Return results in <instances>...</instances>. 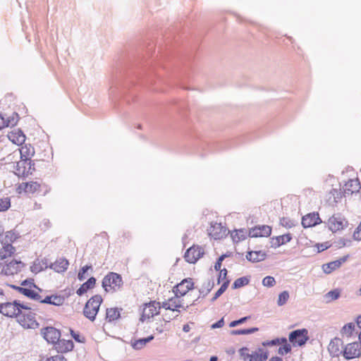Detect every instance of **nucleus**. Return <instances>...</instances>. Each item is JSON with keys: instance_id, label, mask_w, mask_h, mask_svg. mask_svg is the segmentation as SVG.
Masks as SVG:
<instances>
[{"instance_id": "1", "label": "nucleus", "mask_w": 361, "mask_h": 361, "mask_svg": "<svg viewBox=\"0 0 361 361\" xmlns=\"http://www.w3.org/2000/svg\"><path fill=\"white\" fill-rule=\"evenodd\" d=\"M102 301L101 295H95L92 296L87 300L84 307V316L92 322L94 321Z\"/></svg>"}, {"instance_id": "2", "label": "nucleus", "mask_w": 361, "mask_h": 361, "mask_svg": "<svg viewBox=\"0 0 361 361\" xmlns=\"http://www.w3.org/2000/svg\"><path fill=\"white\" fill-rule=\"evenodd\" d=\"M239 354L243 361H267L268 359V352L264 348H258L250 353L249 349L244 347L239 350Z\"/></svg>"}, {"instance_id": "3", "label": "nucleus", "mask_w": 361, "mask_h": 361, "mask_svg": "<svg viewBox=\"0 0 361 361\" xmlns=\"http://www.w3.org/2000/svg\"><path fill=\"white\" fill-rule=\"evenodd\" d=\"M122 284L123 281L121 275L114 272H110L102 280V287L106 292L111 290L116 291L120 288Z\"/></svg>"}, {"instance_id": "4", "label": "nucleus", "mask_w": 361, "mask_h": 361, "mask_svg": "<svg viewBox=\"0 0 361 361\" xmlns=\"http://www.w3.org/2000/svg\"><path fill=\"white\" fill-rule=\"evenodd\" d=\"M288 339L293 347L304 345L309 340L306 329H296L289 334Z\"/></svg>"}, {"instance_id": "5", "label": "nucleus", "mask_w": 361, "mask_h": 361, "mask_svg": "<svg viewBox=\"0 0 361 361\" xmlns=\"http://www.w3.org/2000/svg\"><path fill=\"white\" fill-rule=\"evenodd\" d=\"M17 238V235L13 231H7L4 240L2 241L3 248L0 250V259H5L8 256H11L15 251L12 246L13 243Z\"/></svg>"}, {"instance_id": "6", "label": "nucleus", "mask_w": 361, "mask_h": 361, "mask_svg": "<svg viewBox=\"0 0 361 361\" xmlns=\"http://www.w3.org/2000/svg\"><path fill=\"white\" fill-rule=\"evenodd\" d=\"M18 305H20V301L14 300L13 302H3L0 301V313L8 317H18L19 313Z\"/></svg>"}, {"instance_id": "7", "label": "nucleus", "mask_w": 361, "mask_h": 361, "mask_svg": "<svg viewBox=\"0 0 361 361\" xmlns=\"http://www.w3.org/2000/svg\"><path fill=\"white\" fill-rule=\"evenodd\" d=\"M17 319L18 322L25 328H34L37 324L35 320V313L32 310L20 312Z\"/></svg>"}, {"instance_id": "8", "label": "nucleus", "mask_w": 361, "mask_h": 361, "mask_svg": "<svg viewBox=\"0 0 361 361\" xmlns=\"http://www.w3.org/2000/svg\"><path fill=\"white\" fill-rule=\"evenodd\" d=\"M204 248L199 245H193L188 248L184 255L186 262L194 264L204 255Z\"/></svg>"}, {"instance_id": "9", "label": "nucleus", "mask_w": 361, "mask_h": 361, "mask_svg": "<svg viewBox=\"0 0 361 361\" xmlns=\"http://www.w3.org/2000/svg\"><path fill=\"white\" fill-rule=\"evenodd\" d=\"M360 343L353 342L348 343L344 349H343V355L347 360H350L360 356L361 352L360 349Z\"/></svg>"}, {"instance_id": "10", "label": "nucleus", "mask_w": 361, "mask_h": 361, "mask_svg": "<svg viewBox=\"0 0 361 361\" xmlns=\"http://www.w3.org/2000/svg\"><path fill=\"white\" fill-rule=\"evenodd\" d=\"M42 334L44 339L51 343H56L59 341L61 336L60 331L54 327L47 326L43 328L42 330Z\"/></svg>"}, {"instance_id": "11", "label": "nucleus", "mask_w": 361, "mask_h": 361, "mask_svg": "<svg viewBox=\"0 0 361 361\" xmlns=\"http://www.w3.org/2000/svg\"><path fill=\"white\" fill-rule=\"evenodd\" d=\"M31 160L21 159L14 166L15 173L18 176H27L32 169Z\"/></svg>"}, {"instance_id": "12", "label": "nucleus", "mask_w": 361, "mask_h": 361, "mask_svg": "<svg viewBox=\"0 0 361 361\" xmlns=\"http://www.w3.org/2000/svg\"><path fill=\"white\" fill-rule=\"evenodd\" d=\"M346 224L345 219L340 214L333 215L329 219V227L333 232L343 229Z\"/></svg>"}, {"instance_id": "13", "label": "nucleus", "mask_w": 361, "mask_h": 361, "mask_svg": "<svg viewBox=\"0 0 361 361\" xmlns=\"http://www.w3.org/2000/svg\"><path fill=\"white\" fill-rule=\"evenodd\" d=\"M193 283L191 279H185L178 283L173 290L176 296H183L192 288Z\"/></svg>"}, {"instance_id": "14", "label": "nucleus", "mask_w": 361, "mask_h": 361, "mask_svg": "<svg viewBox=\"0 0 361 361\" xmlns=\"http://www.w3.org/2000/svg\"><path fill=\"white\" fill-rule=\"evenodd\" d=\"M271 233V228L267 225L257 226L249 231V236L251 238L268 237Z\"/></svg>"}, {"instance_id": "15", "label": "nucleus", "mask_w": 361, "mask_h": 361, "mask_svg": "<svg viewBox=\"0 0 361 361\" xmlns=\"http://www.w3.org/2000/svg\"><path fill=\"white\" fill-rule=\"evenodd\" d=\"M208 232L209 235L213 237L214 239H221L226 235L227 229L221 224L214 223L211 224Z\"/></svg>"}, {"instance_id": "16", "label": "nucleus", "mask_w": 361, "mask_h": 361, "mask_svg": "<svg viewBox=\"0 0 361 361\" xmlns=\"http://www.w3.org/2000/svg\"><path fill=\"white\" fill-rule=\"evenodd\" d=\"M343 341L341 338H335L331 340L328 350L331 356L338 357L343 353Z\"/></svg>"}, {"instance_id": "17", "label": "nucleus", "mask_w": 361, "mask_h": 361, "mask_svg": "<svg viewBox=\"0 0 361 361\" xmlns=\"http://www.w3.org/2000/svg\"><path fill=\"white\" fill-rule=\"evenodd\" d=\"M322 222L318 213H310L302 219V225L304 228L314 226Z\"/></svg>"}, {"instance_id": "18", "label": "nucleus", "mask_w": 361, "mask_h": 361, "mask_svg": "<svg viewBox=\"0 0 361 361\" xmlns=\"http://www.w3.org/2000/svg\"><path fill=\"white\" fill-rule=\"evenodd\" d=\"M348 258V255L344 256L337 260L330 262L322 265V270L325 274H329L333 271L338 269L342 264L345 262Z\"/></svg>"}, {"instance_id": "19", "label": "nucleus", "mask_w": 361, "mask_h": 361, "mask_svg": "<svg viewBox=\"0 0 361 361\" xmlns=\"http://www.w3.org/2000/svg\"><path fill=\"white\" fill-rule=\"evenodd\" d=\"M23 267V262L14 259L3 267L2 272L6 275H13L19 271Z\"/></svg>"}, {"instance_id": "20", "label": "nucleus", "mask_w": 361, "mask_h": 361, "mask_svg": "<svg viewBox=\"0 0 361 361\" xmlns=\"http://www.w3.org/2000/svg\"><path fill=\"white\" fill-rule=\"evenodd\" d=\"M7 136L10 141L17 145H21L25 141V135L20 129H15L9 132Z\"/></svg>"}, {"instance_id": "21", "label": "nucleus", "mask_w": 361, "mask_h": 361, "mask_svg": "<svg viewBox=\"0 0 361 361\" xmlns=\"http://www.w3.org/2000/svg\"><path fill=\"white\" fill-rule=\"evenodd\" d=\"M74 344L71 340L59 339L55 343V348L59 353H64L73 350Z\"/></svg>"}, {"instance_id": "22", "label": "nucleus", "mask_w": 361, "mask_h": 361, "mask_svg": "<svg viewBox=\"0 0 361 361\" xmlns=\"http://www.w3.org/2000/svg\"><path fill=\"white\" fill-rule=\"evenodd\" d=\"M360 189V184L359 180L350 179L343 186L345 194L352 195L354 192H358Z\"/></svg>"}, {"instance_id": "23", "label": "nucleus", "mask_w": 361, "mask_h": 361, "mask_svg": "<svg viewBox=\"0 0 361 361\" xmlns=\"http://www.w3.org/2000/svg\"><path fill=\"white\" fill-rule=\"evenodd\" d=\"M69 265L68 261L65 258H60L54 263H51L49 267L58 273L64 272Z\"/></svg>"}, {"instance_id": "24", "label": "nucleus", "mask_w": 361, "mask_h": 361, "mask_svg": "<svg viewBox=\"0 0 361 361\" xmlns=\"http://www.w3.org/2000/svg\"><path fill=\"white\" fill-rule=\"evenodd\" d=\"M158 313L159 310L157 309V307L155 305L154 302L149 303L143 309L141 320L144 321L146 319L153 317Z\"/></svg>"}, {"instance_id": "25", "label": "nucleus", "mask_w": 361, "mask_h": 361, "mask_svg": "<svg viewBox=\"0 0 361 361\" xmlns=\"http://www.w3.org/2000/svg\"><path fill=\"white\" fill-rule=\"evenodd\" d=\"M267 254L262 251H250L246 255V259L249 261L257 262L265 259Z\"/></svg>"}, {"instance_id": "26", "label": "nucleus", "mask_w": 361, "mask_h": 361, "mask_svg": "<svg viewBox=\"0 0 361 361\" xmlns=\"http://www.w3.org/2000/svg\"><path fill=\"white\" fill-rule=\"evenodd\" d=\"M292 236L290 233L272 238L271 240V247H278L281 245L288 243L291 240Z\"/></svg>"}, {"instance_id": "27", "label": "nucleus", "mask_w": 361, "mask_h": 361, "mask_svg": "<svg viewBox=\"0 0 361 361\" xmlns=\"http://www.w3.org/2000/svg\"><path fill=\"white\" fill-rule=\"evenodd\" d=\"M64 302V298L61 295H47L42 300V303L60 306Z\"/></svg>"}, {"instance_id": "28", "label": "nucleus", "mask_w": 361, "mask_h": 361, "mask_svg": "<svg viewBox=\"0 0 361 361\" xmlns=\"http://www.w3.org/2000/svg\"><path fill=\"white\" fill-rule=\"evenodd\" d=\"M96 283V279L94 277H90L86 282L81 285V286L77 290L76 293L81 296L90 289L94 288Z\"/></svg>"}, {"instance_id": "29", "label": "nucleus", "mask_w": 361, "mask_h": 361, "mask_svg": "<svg viewBox=\"0 0 361 361\" xmlns=\"http://www.w3.org/2000/svg\"><path fill=\"white\" fill-rule=\"evenodd\" d=\"M48 264L46 259H42L41 261L37 259L34 262L33 264L30 267V270L35 274H37L42 271L43 269L47 268Z\"/></svg>"}, {"instance_id": "30", "label": "nucleus", "mask_w": 361, "mask_h": 361, "mask_svg": "<svg viewBox=\"0 0 361 361\" xmlns=\"http://www.w3.org/2000/svg\"><path fill=\"white\" fill-rule=\"evenodd\" d=\"M154 339V336L151 335L147 338H142L131 342V345L135 350H140L145 345Z\"/></svg>"}, {"instance_id": "31", "label": "nucleus", "mask_w": 361, "mask_h": 361, "mask_svg": "<svg viewBox=\"0 0 361 361\" xmlns=\"http://www.w3.org/2000/svg\"><path fill=\"white\" fill-rule=\"evenodd\" d=\"M120 317V312L118 308L106 309V319L109 322L114 321Z\"/></svg>"}, {"instance_id": "32", "label": "nucleus", "mask_w": 361, "mask_h": 361, "mask_svg": "<svg viewBox=\"0 0 361 361\" xmlns=\"http://www.w3.org/2000/svg\"><path fill=\"white\" fill-rule=\"evenodd\" d=\"M170 302L171 305V312H179L180 311L178 310V308L183 307L180 300H179V296H176L168 300Z\"/></svg>"}, {"instance_id": "33", "label": "nucleus", "mask_w": 361, "mask_h": 361, "mask_svg": "<svg viewBox=\"0 0 361 361\" xmlns=\"http://www.w3.org/2000/svg\"><path fill=\"white\" fill-rule=\"evenodd\" d=\"M5 116V122L7 127H13L16 126L18 121V114L16 112H13L11 114V115L7 116V115L4 114Z\"/></svg>"}, {"instance_id": "34", "label": "nucleus", "mask_w": 361, "mask_h": 361, "mask_svg": "<svg viewBox=\"0 0 361 361\" xmlns=\"http://www.w3.org/2000/svg\"><path fill=\"white\" fill-rule=\"evenodd\" d=\"M20 154L21 159H23L30 160V157L33 156L34 150H33V149H32V150H31V148L30 147L25 145V146H23L20 149Z\"/></svg>"}, {"instance_id": "35", "label": "nucleus", "mask_w": 361, "mask_h": 361, "mask_svg": "<svg viewBox=\"0 0 361 361\" xmlns=\"http://www.w3.org/2000/svg\"><path fill=\"white\" fill-rule=\"evenodd\" d=\"M341 295V291L338 289H334L330 290L327 293L324 295V298L326 300V302H329L332 300H335L339 298Z\"/></svg>"}, {"instance_id": "36", "label": "nucleus", "mask_w": 361, "mask_h": 361, "mask_svg": "<svg viewBox=\"0 0 361 361\" xmlns=\"http://www.w3.org/2000/svg\"><path fill=\"white\" fill-rule=\"evenodd\" d=\"M355 326L354 323H348L343 326L341 331V334L343 336L350 337L353 334Z\"/></svg>"}, {"instance_id": "37", "label": "nucleus", "mask_w": 361, "mask_h": 361, "mask_svg": "<svg viewBox=\"0 0 361 361\" xmlns=\"http://www.w3.org/2000/svg\"><path fill=\"white\" fill-rule=\"evenodd\" d=\"M249 279L246 276L240 277L237 279L233 283L232 288L233 289L240 288L249 283Z\"/></svg>"}, {"instance_id": "38", "label": "nucleus", "mask_w": 361, "mask_h": 361, "mask_svg": "<svg viewBox=\"0 0 361 361\" xmlns=\"http://www.w3.org/2000/svg\"><path fill=\"white\" fill-rule=\"evenodd\" d=\"M230 283L229 280H226L223 283L220 288L215 293L214 297L212 298L211 301H215L219 297H220L227 289L228 284Z\"/></svg>"}, {"instance_id": "39", "label": "nucleus", "mask_w": 361, "mask_h": 361, "mask_svg": "<svg viewBox=\"0 0 361 361\" xmlns=\"http://www.w3.org/2000/svg\"><path fill=\"white\" fill-rule=\"evenodd\" d=\"M258 328L253 327L250 329H238V330H233L231 331L232 335H245V334H253L255 332H257L258 331Z\"/></svg>"}, {"instance_id": "40", "label": "nucleus", "mask_w": 361, "mask_h": 361, "mask_svg": "<svg viewBox=\"0 0 361 361\" xmlns=\"http://www.w3.org/2000/svg\"><path fill=\"white\" fill-rule=\"evenodd\" d=\"M286 338L282 337V338H276L271 341H264L262 343V345L264 346H274V345H279L281 343H286Z\"/></svg>"}, {"instance_id": "41", "label": "nucleus", "mask_w": 361, "mask_h": 361, "mask_svg": "<svg viewBox=\"0 0 361 361\" xmlns=\"http://www.w3.org/2000/svg\"><path fill=\"white\" fill-rule=\"evenodd\" d=\"M289 297H290L289 293L288 291L284 290V291L281 292L279 295V298L277 300V305L279 306L284 305L287 302Z\"/></svg>"}, {"instance_id": "42", "label": "nucleus", "mask_w": 361, "mask_h": 361, "mask_svg": "<svg viewBox=\"0 0 361 361\" xmlns=\"http://www.w3.org/2000/svg\"><path fill=\"white\" fill-rule=\"evenodd\" d=\"M280 345H281L278 350L279 354L283 355L286 354H288L291 350V345L288 343V341L286 340V343H281Z\"/></svg>"}, {"instance_id": "43", "label": "nucleus", "mask_w": 361, "mask_h": 361, "mask_svg": "<svg viewBox=\"0 0 361 361\" xmlns=\"http://www.w3.org/2000/svg\"><path fill=\"white\" fill-rule=\"evenodd\" d=\"M235 234H231V236L234 241H240L245 238L247 232L245 230L240 229L235 231Z\"/></svg>"}, {"instance_id": "44", "label": "nucleus", "mask_w": 361, "mask_h": 361, "mask_svg": "<svg viewBox=\"0 0 361 361\" xmlns=\"http://www.w3.org/2000/svg\"><path fill=\"white\" fill-rule=\"evenodd\" d=\"M262 283L266 287H273L276 284V280L273 276H267L262 279Z\"/></svg>"}, {"instance_id": "45", "label": "nucleus", "mask_w": 361, "mask_h": 361, "mask_svg": "<svg viewBox=\"0 0 361 361\" xmlns=\"http://www.w3.org/2000/svg\"><path fill=\"white\" fill-rule=\"evenodd\" d=\"M39 188V185L36 182H31L25 183V190L26 192H34Z\"/></svg>"}, {"instance_id": "46", "label": "nucleus", "mask_w": 361, "mask_h": 361, "mask_svg": "<svg viewBox=\"0 0 361 361\" xmlns=\"http://www.w3.org/2000/svg\"><path fill=\"white\" fill-rule=\"evenodd\" d=\"M10 206L11 202L8 197L0 199V212L7 210Z\"/></svg>"}, {"instance_id": "47", "label": "nucleus", "mask_w": 361, "mask_h": 361, "mask_svg": "<svg viewBox=\"0 0 361 361\" xmlns=\"http://www.w3.org/2000/svg\"><path fill=\"white\" fill-rule=\"evenodd\" d=\"M92 269L91 265H85V267H82L78 274V279L81 281L85 280L86 278L85 274L87 273V271L89 269Z\"/></svg>"}, {"instance_id": "48", "label": "nucleus", "mask_w": 361, "mask_h": 361, "mask_svg": "<svg viewBox=\"0 0 361 361\" xmlns=\"http://www.w3.org/2000/svg\"><path fill=\"white\" fill-rule=\"evenodd\" d=\"M280 224L282 226L288 228H292L293 226H295L294 221L286 217H283L280 219Z\"/></svg>"}, {"instance_id": "49", "label": "nucleus", "mask_w": 361, "mask_h": 361, "mask_svg": "<svg viewBox=\"0 0 361 361\" xmlns=\"http://www.w3.org/2000/svg\"><path fill=\"white\" fill-rule=\"evenodd\" d=\"M18 307H19V310L20 312H28V311H36V307L35 305H25V304H23V303H21L20 302V305H18Z\"/></svg>"}, {"instance_id": "50", "label": "nucleus", "mask_w": 361, "mask_h": 361, "mask_svg": "<svg viewBox=\"0 0 361 361\" xmlns=\"http://www.w3.org/2000/svg\"><path fill=\"white\" fill-rule=\"evenodd\" d=\"M71 335L73 337V338L78 342V343H84L85 342V338L82 336L79 333L75 332L73 330L70 329Z\"/></svg>"}, {"instance_id": "51", "label": "nucleus", "mask_w": 361, "mask_h": 361, "mask_svg": "<svg viewBox=\"0 0 361 361\" xmlns=\"http://www.w3.org/2000/svg\"><path fill=\"white\" fill-rule=\"evenodd\" d=\"M250 318V316H247V317H242L238 320H234L233 322H231L229 324V326L230 327H235L238 325H240V324H243L244 322H245L246 321H247Z\"/></svg>"}, {"instance_id": "52", "label": "nucleus", "mask_w": 361, "mask_h": 361, "mask_svg": "<svg viewBox=\"0 0 361 361\" xmlns=\"http://www.w3.org/2000/svg\"><path fill=\"white\" fill-rule=\"evenodd\" d=\"M28 298L32 300L39 301L41 303H42V300H43V299H42V296L38 293H37L32 290H30V293L29 294Z\"/></svg>"}, {"instance_id": "53", "label": "nucleus", "mask_w": 361, "mask_h": 361, "mask_svg": "<svg viewBox=\"0 0 361 361\" xmlns=\"http://www.w3.org/2000/svg\"><path fill=\"white\" fill-rule=\"evenodd\" d=\"M353 239L355 240H361V222L353 233Z\"/></svg>"}, {"instance_id": "54", "label": "nucleus", "mask_w": 361, "mask_h": 361, "mask_svg": "<svg viewBox=\"0 0 361 361\" xmlns=\"http://www.w3.org/2000/svg\"><path fill=\"white\" fill-rule=\"evenodd\" d=\"M178 316V314H175V312L173 313V312H171V313L164 314L163 317H164V320L165 322H168L176 318Z\"/></svg>"}, {"instance_id": "55", "label": "nucleus", "mask_w": 361, "mask_h": 361, "mask_svg": "<svg viewBox=\"0 0 361 361\" xmlns=\"http://www.w3.org/2000/svg\"><path fill=\"white\" fill-rule=\"evenodd\" d=\"M21 286H25L26 288V286H28L29 288H32V287H37L36 285L33 282V279H30V280H24L21 282Z\"/></svg>"}, {"instance_id": "56", "label": "nucleus", "mask_w": 361, "mask_h": 361, "mask_svg": "<svg viewBox=\"0 0 361 361\" xmlns=\"http://www.w3.org/2000/svg\"><path fill=\"white\" fill-rule=\"evenodd\" d=\"M340 247H345V246H350L351 245V240H347V239H341L338 242Z\"/></svg>"}, {"instance_id": "57", "label": "nucleus", "mask_w": 361, "mask_h": 361, "mask_svg": "<svg viewBox=\"0 0 361 361\" xmlns=\"http://www.w3.org/2000/svg\"><path fill=\"white\" fill-rule=\"evenodd\" d=\"M50 225H51V223H50L49 220L47 219H44L40 224V226L42 227V229L49 228L50 227Z\"/></svg>"}, {"instance_id": "58", "label": "nucleus", "mask_w": 361, "mask_h": 361, "mask_svg": "<svg viewBox=\"0 0 361 361\" xmlns=\"http://www.w3.org/2000/svg\"><path fill=\"white\" fill-rule=\"evenodd\" d=\"M224 325V318H221V319H219L218 322H216V323L213 324L212 325V329H217V328H221Z\"/></svg>"}, {"instance_id": "59", "label": "nucleus", "mask_w": 361, "mask_h": 361, "mask_svg": "<svg viewBox=\"0 0 361 361\" xmlns=\"http://www.w3.org/2000/svg\"><path fill=\"white\" fill-rule=\"evenodd\" d=\"M226 275H227V270H226V269L224 268V269L220 270V274H219V278H218V283H220L221 279H225L226 277Z\"/></svg>"}, {"instance_id": "60", "label": "nucleus", "mask_w": 361, "mask_h": 361, "mask_svg": "<svg viewBox=\"0 0 361 361\" xmlns=\"http://www.w3.org/2000/svg\"><path fill=\"white\" fill-rule=\"evenodd\" d=\"M46 361H67L63 356L61 355H56L48 358Z\"/></svg>"}, {"instance_id": "61", "label": "nucleus", "mask_w": 361, "mask_h": 361, "mask_svg": "<svg viewBox=\"0 0 361 361\" xmlns=\"http://www.w3.org/2000/svg\"><path fill=\"white\" fill-rule=\"evenodd\" d=\"M213 286H214V283H211V282L209 281L207 283V291H204L203 290H200V293H202L204 295H207L211 291V290L212 289Z\"/></svg>"}, {"instance_id": "62", "label": "nucleus", "mask_w": 361, "mask_h": 361, "mask_svg": "<svg viewBox=\"0 0 361 361\" xmlns=\"http://www.w3.org/2000/svg\"><path fill=\"white\" fill-rule=\"evenodd\" d=\"M7 127L5 122V116L4 114H0V130Z\"/></svg>"}, {"instance_id": "63", "label": "nucleus", "mask_w": 361, "mask_h": 361, "mask_svg": "<svg viewBox=\"0 0 361 361\" xmlns=\"http://www.w3.org/2000/svg\"><path fill=\"white\" fill-rule=\"evenodd\" d=\"M30 288L23 287L20 293L28 298L29 294L30 293Z\"/></svg>"}, {"instance_id": "64", "label": "nucleus", "mask_w": 361, "mask_h": 361, "mask_svg": "<svg viewBox=\"0 0 361 361\" xmlns=\"http://www.w3.org/2000/svg\"><path fill=\"white\" fill-rule=\"evenodd\" d=\"M162 307L166 309V310L171 311V305H170V302H169V300L163 302Z\"/></svg>"}]
</instances>
